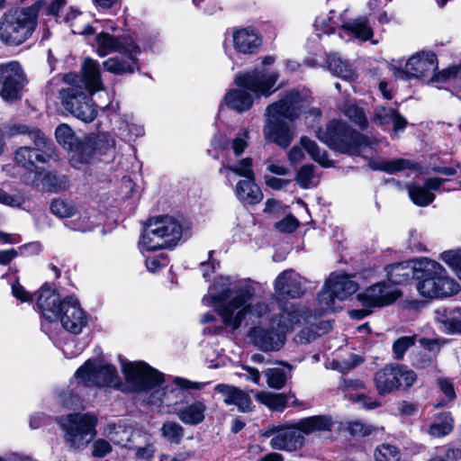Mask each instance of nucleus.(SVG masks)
Here are the masks:
<instances>
[{
  "label": "nucleus",
  "mask_w": 461,
  "mask_h": 461,
  "mask_svg": "<svg viewBox=\"0 0 461 461\" xmlns=\"http://www.w3.org/2000/svg\"><path fill=\"white\" fill-rule=\"evenodd\" d=\"M315 167L312 164L302 166L296 172L295 181L303 189H308L314 186Z\"/></svg>",
  "instance_id": "nucleus-52"
},
{
  "label": "nucleus",
  "mask_w": 461,
  "mask_h": 461,
  "mask_svg": "<svg viewBox=\"0 0 461 461\" xmlns=\"http://www.w3.org/2000/svg\"><path fill=\"white\" fill-rule=\"evenodd\" d=\"M372 122L378 125L393 124L395 131L403 130L407 123L396 110L386 106H378L374 110Z\"/></svg>",
  "instance_id": "nucleus-31"
},
{
  "label": "nucleus",
  "mask_w": 461,
  "mask_h": 461,
  "mask_svg": "<svg viewBox=\"0 0 461 461\" xmlns=\"http://www.w3.org/2000/svg\"><path fill=\"white\" fill-rule=\"evenodd\" d=\"M179 420L187 425H197L204 420L206 404L203 400H197L183 407L174 409Z\"/></svg>",
  "instance_id": "nucleus-29"
},
{
  "label": "nucleus",
  "mask_w": 461,
  "mask_h": 461,
  "mask_svg": "<svg viewBox=\"0 0 461 461\" xmlns=\"http://www.w3.org/2000/svg\"><path fill=\"white\" fill-rule=\"evenodd\" d=\"M82 70L83 75L77 77L76 84L60 92L61 103L73 116L82 122H91L98 113L91 95L103 87L99 64L92 59H86Z\"/></svg>",
  "instance_id": "nucleus-2"
},
{
  "label": "nucleus",
  "mask_w": 461,
  "mask_h": 461,
  "mask_svg": "<svg viewBox=\"0 0 461 461\" xmlns=\"http://www.w3.org/2000/svg\"><path fill=\"white\" fill-rule=\"evenodd\" d=\"M77 218L69 222L70 229L77 231H88L94 227V223L90 221V215L87 211L77 212Z\"/></svg>",
  "instance_id": "nucleus-59"
},
{
  "label": "nucleus",
  "mask_w": 461,
  "mask_h": 461,
  "mask_svg": "<svg viewBox=\"0 0 461 461\" xmlns=\"http://www.w3.org/2000/svg\"><path fill=\"white\" fill-rule=\"evenodd\" d=\"M329 324L324 322H320L319 324L312 323L310 326L300 330L297 335V341L300 343H310L321 335L320 330H326Z\"/></svg>",
  "instance_id": "nucleus-54"
},
{
  "label": "nucleus",
  "mask_w": 461,
  "mask_h": 461,
  "mask_svg": "<svg viewBox=\"0 0 461 461\" xmlns=\"http://www.w3.org/2000/svg\"><path fill=\"white\" fill-rule=\"evenodd\" d=\"M296 424L303 435H310L331 431L335 421L328 415H314L301 419Z\"/></svg>",
  "instance_id": "nucleus-28"
},
{
  "label": "nucleus",
  "mask_w": 461,
  "mask_h": 461,
  "mask_svg": "<svg viewBox=\"0 0 461 461\" xmlns=\"http://www.w3.org/2000/svg\"><path fill=\"white\" fill-rule=\"evenodd\" d=\"M182 236V227L170 216H161L144 229L140 245L147 251L175 246Z\"/></svg>",
  "instance_id": "nucleus-10"
},
{
  "label": "nucleus",
  "mask_w": 461,
  "mask_h": 461,
  "mask_svg": "<svg viewBox=\"0 0 461 461\" xmlns=\"http://www.w3.org/2000/svg\"><path fill=\"white\" fill-rule=\"evenodd\" d=\"M265 116L267 118L264 126L266 139L283 148L289 146L294 140V133L290 126L281 118Z\"/></svg>",
  "instance_id": "nucleus-22"
},
{
  "label": "nucleus",
  "mask_w": 461,
  "mask_h": 461,
  "mask_svg": "<svg viewBox=\"0 0 461 461\" xmlns=\"http://www.w3.org/2000/svg\"><path fill=\"white\" fill-rule=\"evenodd\" d=\"M343 29L363 41L370 39L373 35L372 29L367 24V20L365 17H359L345 23Z\"/></svg>",
  "instance_id": "nucleus-47"
},
{
  "label": "nucleus",
  "mask_w": 461,
  "mask_h": 461,
  "mask_svg": "<svg viewBox=\"0 0 461 461\" xmlns=\"http://www.w3.org/2000/svg\"><path fill=\"white\" fill-rule=\"evenodd\" d=\"M26 84L25 72L18 61L0 63V96L5 101L21 100Z\"/></svg>",
  "instance_id": "nucleus-11"
},
{
  "label": "nucleus",
  "mask_w": 461,
  "mask_h": 461,
  "mask_svg": "<svg viewBox=\"0 0 461 461\" xmlns=\"http://www.w3.org/2000/svg\"><path fill=\"white\" fill-rule=\"evenodd\" d=\"M279 78L276 71L252 70L236 76L235 83L242 89H234L228 92L224 100L231 109L241 113L249 110L253 104V97L246 90L251 91L257 97H268L277 88H274Z\"/></svg>",
  "instance_id": "nucleus-5"
},
{
  "label": "nucleus",
  "mask_w": 461,
  "mask_h": 461,
  "mask_svg": "<svg viewBox=\"0 0 461 461\" xmlns=\"http://www.w3.org/2000/svg\"><path fill=\"white\" fill-rule=\"evenodd\" d=\"M326 283L338 301L345 300L356 293L358 288L357 283L346 274H331Z\"/></svg>",
  "instance_id": "nucleus-27"
},
{
  "label": "nucleus",
  "mask_w": 461,
  "mask_h": 461,
  "mask_svg": "<svg viewBox=\"0 0 461 461\" xmlns=\"http://www.w3.org/2000/svg\"><path fill=\"white\" fill-rule=\"evenodd\" d=\"M441 258L461 279V249L445 251L441 254Z\"/></svg>",
  "instance_id": "nucleus-60"
},
{
  "label": "nucleus",
  "mask_w": 461,
  "mask_h": 461,
  "mask_svg": "<svg viewBox=\"0 0 461 461\" xmlns=\"http://www.w3.org/2000/svg\"><path fill=\"white\" fill-rule=\"evenodd\" d=\"M304 444V436L301 433L297 424L277 429L270 440L274 449L294 451L301 448Z\"/></svg>",
  "instance_id": "nucleus-23"
},
{
  "label": "nucleus",
  "mask_w": 461,
  "mask_h": 461,
  "mask_svg": "<svg viewBox=\"0 0 461 461\" xmlns=\"http://www.w3.org/2000/svg\"><path fill=\"white\" fill-rule=\"evenodd\" d=\"M369 167L372 169L384 171L389 174H394L404 169H417L416 164L404 158L382 161L379 163H369Z\"/></svg>",
  "instance_id": "nucleus-43"
},
{
  "label": "nucleus",
  "mask_w": 461,
  "mask_h": 461,
  "mask_svg": "<svg viewBox=\"0 0 461 461\" xmlns=\"http://www.w3.org/2000/svg\"><path fill=\"white\" fill-rule=\"evenodd\" d=\"M34 147H21L14 155L15 161L28 171H37V164L47 163L52 155V148L50 140L39 131L32 133Z\"/></svg>",
  "instance_id": "nucleus-15"
},
{
  "label": "nucleus",
  "mask_w": 461,
  "mask_h": 461,
  "mask_svg": "<svg viewBox=\"0 0 461 461\" xmlns=\"http://www.w3.org/2000/svg\"><path fill=\"white\" fill-rule=\"evenodd\" d=\"M50 210L59 218H71L77 212L76 204L63 198L53 199L50 204Z\"/></svg>",
  "instance_id": "nucleus-45"
},
{
  "label": "nucleus",
  "mask_w": 461,
  "mask_h": 461,
  "mask_svg": "<svg viewBox=\"0 0 461 461\" xmlns=\"http://www.w3.org/2000/svg\"><path fill=\"white\" fill-rule=\"evenodd\" d=\"M416 274L414 264L410 266L409 263H400L392 266L390 270L387 272V283L391 285H402L406 283L411 276L416 277Z\"/></svg>",
  "instance_id": "nucleus-38"
},
{
  "label": "nucleus",
  "mask_w": 461,
  "mask_h": 461,
  "mask_svg": "<svg viewBox=\"0 0 461 461\" xmlns=\"http://www.w3.org/2000/svg\"><path fill=\"white\" fill-rule=\"evenodd\" d=\"M342 112L352 122L358 125L361 129L367 127L368 122L365 112L355 101H346L342 107Z\"/></svg>",
  "instance_id": "nucleus-44"
},
{
  "label": "nucleus",
  "mask_w": 461,
  "mask_h": 461,
  "mask_svg": "<svg viewBox=\"0 0 461 461\" xmlns=\"http://www.w3.org/2000/svg\"><path fill=\"white\" fill-rule=\"evenodd\" d=\"M131 450L134 451L137 459L150 461L155 455L156 447L150 436L136 432L133 435Z\"/></svg>",
  "instance_id": "nucleus-33"
},
{
  "label": "nucleus",
  "mask_w": 461,
  "mask_h": 461,
  "mask_svg": "<svg viewBox=\"0 0 461 461\" xmlns=\"http://www.w3.org/2000/svg\"><path fill=\"white\" fill-rule=\"evenodd\" d=\"M45 5L38 1L29 7L13 8L0 17V41L7 46H19L35 31L40 9Z\"/></svg>",
  "instance_id": "nucleus-6"
},
{
  "label": "nucleus",
  "mask_w": 461,
  "mask_h": 461,
  "mask_svg": "<svg viewBox=\"0 0 461 461\" xmlns=\"http://www.w3.org/2000/svg\"><path fill=\"white\" fill-rule=\"evenodd\" d=\"M113 447L109 441L104 438L96 439L92 445V455L95 457H104L109 453H111Z\"/></svg>",
  "instance_id": "nucleus-62"
},
{
  "label": "nucleus",
  "mask_w": 461,
  "mask_h": 461,
  "mask_svg": "<svg viewBox=\"0 0 461 461\" xmlns=\"http://www.w3.org/2000/svg\"><path fill=\"white\" fill-rule=\"evenodd\" d=\"M232 38L234 49L242 54H254L261 45L258 32L251 27L235 31Z\"/></svg>",
  "instance_id": "nucleus-25"
},
{
  "label": "nucleus",
  "mask_w": 461,
  "mask_h": 461,
  "mask_svg": "<svg viewBox=\"0 0 461 461\" xmlns=\"http://www.w3.org/2000/svg\"><path fill=\"white\" fill-rule=\"evenodd\" d=\"M318 139L330 149L351 156H363L366 149H372L375 140L352 130L347 123L331 121L324 130H319Z\"/></svg>",
  "instance_id": "nucleus-8"
},
{
  "label": "nucleus",
  "mask_w": 461,
  "mask_h": 461,
  "mask_svg": "<svg viewBox=\"0 0 461 461\" xmlns=\"http://www.w3.org/2000/svg\"><path fill=\"white\" fill-rule=\"evenodd\" d=\"M58 422L64 432L65 442L71 448L86 447L96 435L98 419L91 412L69 413L59 417Z\"/></svg>",
  "instance_id": "nucleus-9"
},
{
  "label": "nucleus",
  "mask_w": 461,
  "mask_h": 461,
  "mask_svg": "<svg viewBox=\"0 0 461 461\" xmlns=\"http://www.w3.org/2000/svg\"><path fill=\"white\" fill-rule=\"evenodd\" d=\"M437 58L432 52H422L420 54L411 57L406 64L404 70L395 72V77H423L435 72L437 69Z\"/></svg>",
  "instance_id": "nucleus-21"
},
{
  "label": "nucleus",
  "mask_w": 461,
  "mask_h": 461,
  "mask_svg": "<svg viewBox=\"0 0 461 461\" xmlns=\"http://www.w3.org/2000/svg\"><path fill=\"white\" fill-rule=\"evenodd\" d=\"M122 371L135 392L151 390L162 384L164 375L144 362L122 363Z\"/></svg>",
  "instance_id": "nucleus-14"
},
{
  "label": "nucleus",
  "mask_w": 461,
  "mask_h": 461,
  "mask_svg": "<svg viewBox=\"0 0 461 461\" xmlns=\"http://www.w3.org/2000/svg\"><path fill=\"white\" fill-rule=\"evenodd\" d=\"M256 400L273 411H283L287 404L288 395L272 392H258Z\"/></svg>",
  "instance_id": "nucleus-41"
},
{
  "label": "nucleus",
  "mask_w": 461,
  "mask_h": 461,
  "mask_svg": "<svg viewBox=\"0 0 461 461\" xmlns=\"http://www.w3.org/2000/svg\"><path fill=\"white\" fill-rule=\"evenodd\" d=\"M401 294V291L395 285L379 282L358 294L357 299L364 307H383L393 303Z\"/></svg>",
  "instance_id": "nucleus-17"
},
{
  "label": "nucleus",
  "mask_w": 461,
  "mask_h": 461,
  "mask_svg": "<svg viewBox=\"0 0 461 461\" xmlns=\"http://www.w3.org/2000/svg\"><path fill=\"white\" fill-rule=\"evenodd\" d=\"M214 391L223 396L225 404H233L241 412L251 411L252 402L250 396L245 391L225 384H217Z\"/></svg>",
  "instance_id": "nucleus-24"
},
{
  "label": "nucleus",
  "mask_w": 461,
  "mask_h": 461,
  "mask_svg": "<svg viewBox=\"0 0 461 461\" xmlns=\"http://www.w3.org/2000/svg\"><path fill=\"white\" fill-rule=\"evenodd\" d=\"M420 346L423 347V350L413 352L411 354V365L420 369L429 366L435 357L433 351L438 348L436 340L421 338L419 339Z\"/></svg>",
  "instance_id": "nucleus-32"
},
{
  "label": "nucleus",
  "mask_w": 461,
  "mask_h": 461,
  "mask_svg": "<svg viewBox=\"0 0 461 461\" xmlns=\"http://www.w3.org/2000/svg\"><path fill=\"white\" fill-rule=\"evenodd\" d=\"M274 288L279 297L297 299L305 294V279L294 269H286L276 276Z\"/></svg>",
  "instance_id": "nucleus-20"
},
{
  "label": "nucleus",
  "mask_w": 461,
  "mask_h": 461,
  "mask_svg": "<svg viewBox=\"0 0 461 461\" xmlns=\"http://www.w3.org/2000/svg\"><path fill=\"white\" fill-rule=\"evenodd\" d=\"M64 22L69 25L74 34L92 35L94 28L86 22V17L77 11H71L64 17Z\"/></svg>",
  "instance_id": "nucleus-40"
},
{
  "label": "nucleus",
  "mask_w": 461,
  "mask_h": 461,
  "mask_svg": "<svg viewBox=\"0 0 461 461\" xmlns=\"http://www.w3.org/2000/svg\"><path fill=\"white\" fill-rule=\"evenodd\" d=\"M119 132L122 140L131 141L136 137L143 135L144 131L141 126L128 122H122L119 127Z\"/></svg>",
  "instance_id": "nucleus-58"
},
{
  "label": "nucleus",
  "mask_w": 461,
  "mask_h": 461,
  "mask_svg": "<svg viewBox=\"0 0 461 461\" xmlns=\"http://www.w3.org/2000/svg\"><path fill=\"white\" fill-rule=\"evenodd\" d=\"M37 306L45 320H59L62 327L70 333H80L87 324L86 314L79 302L73 296L60 299L59 294L50 285H44L40 289Z\"/></svg>",
  "instance_id": "nucleus-3"
},
{
  "label": "nucleus",
  "mask_w": 461,
  "mask_h": 461,
  "mask_svg": "<svg viewBox=\"0 0 461 461\" xmlns=\"http://www.w3.org/2000/svg\"><path fill=\"white\" fill-rule=\"evenodd\" d=\"M69 187V181L65 175L47 173L41 178V188L50 193L66 191Z\"/></svg>",
  "instance_id": "nucleus-42"
},
{
  "label": "nucleus",
  "mask_w": 461,
  "mask_h": 461,
  "mask_svg": "<svg viewBox=\"0 0 461 461\" xmlns=\"http://www.w3.org/2000/svg\"><path fill=\"white\" fill-rule=\"evenodd\" d=\"M375 461H399L400 453L396 447L382 444L375 451Z\"/></svg>",
  "instance_id": "nucleus-56"
},
{
  "label": "nucleus",
  "mask_w": 461,
  "mask_h": 461,
  "mask_svg": "<svg viewBox=\"0 0 461 461\" xmlns=\"http://www.w3.org/2000/svg\"><path fill=\"white\" fill-rule=\"evenodd\" d=\"M219 172L221 174H225L230 185H232L230 173L245 177V180L255 179V174L252 168V159L249 158H242L238 162H233L230 158H227Z\"/></svg>",
  "instance_id": "nucleus-30"
},
{
  "label": "nucleus",
  "mask_w": 461,
  "mask_h": 461,
  "mask_svg": "<svg viewBox=\"0 0 461 461\" xmlns=\"http://www.w3.org/2000/svg\"><path fill=\"white\" fill-rule=\"evenodd\" d=\"M113 146L114 140L105 133L99 135L97 138L78 139L72 149H69L72 165L77 167V164H86L93 158L96 150L106 153L107 149Z\"/></svg>",
  "instance_id": "nucleus-16"
},
{
  "label": "nucleus",
  "mask_w": 461,
  "mask_h": 461,
  "mask_svg": "<svg viewBox=\"0 0 461 461\" xmlns=\"http://www.w3.org/2000/svg\"><path fill=\"white\" fill-rule=\"evenodd\" d=\"M161 435L169 442L179 444L184 437V428L177 422L167 421L161 427Z\"/></svg>",
  "instance_id": "nucleus-53"
},
{
  "label": "nucleus",
  "mask_w": 461,
  "mask_h": 461,
  "mask_svg": "<svg viewBox=\"0 0 461 461\" xmlns=\"http://www.w3.org/2000/svg\"><path fill=\"white\" fill-rule=\"evenodd\" d=\"M96 51L104 57L112 52L140 54V49L130 36L115 37L107 32L96 35Z\"/></svg>",
  "instance_id": "nucleus-19"
},
{
  "label": "nucleus",
  "mask_w": 461,
  "mask_h": 461,
  "mask_svg": "<svg viewBox=\"0 0 461 461\" xmlns=\"http://www.w3.org/2000/svg\"><path fill=\"white\" fill-rule=\"evenodd\" d=\"M298 225L299 221L293 215H288L276 223V227L278 230L287 233L294 231Z\"/></svg>",
  "instance_id": "nucleus-63"
},
{
  "label": "nucleus",
  "mask_w": 461,
  "mask_h": 461,
  "mask_svg": "<svg viewBox=\"0 0 461 461\" xmlns=\"http://www.w3.org/2000/svg\"><path fill=\"white\" fill-rule=\"evenodd\" d=\"M327 68L335 76L346 81H352L355 78V72L351 66L343 61L337 54L327 56Z\"/></svg>",
  "instance_id": "nucleus-36"
},
{
  "label": "nucleus",
  "mask_w": 461,
  "mask_h": 461,
  "mask_svg": "<svg viewBox=\"0 0 461 461\" xmlns=\"http://www.w3.org/2000/svg\"><path fill=\"white\" fill-rule=\"evenodd\" d=\"M248 131H243L240 133L231 143V149L235 156H240L248 146L247 142Z\"/></svg>",
  "instance_id": "nucleus-64"
},
{
  "label": "nucleus",
  "mask_w": 461,
  "mask_h": 461,
  "mask_svg": "<svg viewBox=\"0 0 461 461\" xmlns=\"http://www.w3.org/2000/svg\"><path fill=\"white\" fill-rule=\"evenodd\" d=\"M133 435L136 432L131 431L122 425H113L106 431L107 438L114 444L126 448H131Z\"/></svg>",
  "instance_id": "nucleus-39"
},
{
  "label": "nucleus",
  "mask_w": 461,
  "mask_h": 461,
  "mask_svg": "<svg viewBox=\"0 0 461 461\" xmlns=\"http://www.w3.org/2000/svg\"><path fill=\"white\" fill-rule=\"evenodd\" d=\"M417 290L420 295L428 298L451 296L459 291L458 284L448 278L446 270L438 262L427 258L414 261Z\"/></svg>",
  "instance_id": "nucleus-7"
},
{
  "label": "nucleus",
  "mask_w": 461,
  "mask_h": 461,
  "mask_svg": "<svg viewBox=\"0 0 461 461\" xmlns=\"http://www.w3.org/2000/svg\"><path fill=\"white\" fill-rule=\"evenodd\" d=\"M76 378L85 385L116 386L119 384V377L116 368L112 365L104 364L98 359H88L79 367Z\"/></svg>",
  "instance_id": "nucleus-12"
},
{
  "label": "nucleus",
  "mask_w": 461,
  "mask_h": 461,
  "mask_svg": "<svg viewBox=\"0 0 461 461\" xmlns=\"http://www.w3.org/2000/svg\"><path fill=\"white\" fill-rule=\"evenodd\" d=\"M55 136L58 142L68 151L78 140V138L75 135L73 130L68 124L59 125L55 131Z\"/></svg>",
  "instance_id": "nucleus-50"
},
{
  "label": "nucleus",
  "mask_w": 461,
  "mask_h": 461,
  "mask_svg": "<svg viewBox=\"0 0 461 461\" xmlns=\"http://www.w3.org/2000/svg\"><path fill=\"white\" fill-rule=\"evenodd\" d=\"M408 191L411 201L419 206H427L435 199V195L425 186L411 185Z\"/></svg>",
  "instance_id": "nucleus-51"
},
{
  "label": "nucleus",
  "mask_w": 461,
  "mask_h": 461,
  "mask_svg": "<svg viewBox=\"0 0 461 461\" xmlns=\"http://www.w3.org/2000/svg\"><path fill=\"white\" fill-rule=\"evenodd\" d=\"M285 366L286 368L273 367L265 371L267 384L270 388L280 390L292 377V366L289 364Z\"/></svg>",
  "instance_id": "nucleus-37"
},
{
  "label": "nucleus",
  "mask_w": 461,
  "mask_h": 461,
  "mask_svg": "<svg viewBox=\"0 0 461 461\" xmlns=\"http://www.w3.org/2000/svg\"><path fill=\"white\" fill-rule=\"evenodd\" d=\"M300 143L315 162L325 167L330 166L331 163L328 158L327 152L321 151L315 141L307 137H302Z\"/></svg>",
  "instance_id": "nucleus-46"
},
{
  "label": "nucleus",
  "mask_w": 461,
  "mask_h": 461,
  "mask_svg": "<svg viewBox=\"0 0 461 461\" xmlns=\"http://www.w3.org/2000/svg\"><path fill=\"white\" fill-rule=\"evenodd\" d=\"M397 364L386 365L375 375V384L380 395L388 394L400 388L398 381Z\"/></svg>",
  "instance_id": "nucleus-26"
},
{
  "label": "nucleus",
  "mask_w": 461,
  "mask_h": 461,
  "mask_svg": "<svg viewBox=\"0 0 461 461\" xmlns=\"http://www.w3.org/2000/svg\"><path fill=\"white\" fill-rule=\"evenodd\" d=\"M255 294L256 288L249 280L235 281L230 277H220L209 287L203 303L208 306L216 305L222 322L237 330L248 315L260 319L270 312L267 303H251Z\"/></svg>",
  "instance_id": "nucleus-1"
},
{
  "label": "nucleus",
  "mask_w": 461,
  "mask_h": 461,
  "mask_svg": "<svg viewBox=\"0 0 461 461\" xmlns=\"http://www.w3.org/2000/svg\"><path fill=\"white\" fill-rule=\"evenodd\" d=\"M203 384L176 377L174 384H167L160 390L154 391L149 396V402L153 405H166L179 408L183 402H188L191 398L189 389L200 390Z\"/></svg>",
  "instance_id": "nucleus-13"
},
{
  "label": "nucleus",
  "mask_w": 461,
  "mask_h": 461,
  "mask_svg": "<svg viewBox=\"0 0 461 461\" xmlns=\"http://www.w3.org/2000/svg\"><path fill=\"white\" fill-rule=\"evenodd\" d=\"M453 78L456 81V87L453 95L461 101V64L443 70L434 77L435 81H444Z\"/></svg>",
  "instance_id": "nucleus-49"
},
{
  "label": "nucleus",
  "mask_w": 461,
  "mask_h": 461,
  "mask_svg": "<svg viewBox=\"0 0 461 461\" xmlns=\"http://www.w3.org/2000/svg\"><path fill=\"white\" fill-rule=\"evenodd\" d=\"M398 381H401L400 388L408 389L411 387L417 380L414 371L409 369L406 366L397 365Z\"/></svg>",
  "instance_id": "nucleus-61"
},
{
  "label": "nucleus",
  "mask_w": 461,
  "mask_h": 461,
  "mask_svg": "<svg viewBox=\"0 0 461 461\" xmlns=\"http://www.w3.org/2000/svg\"><path fill=\"white\" fill-rule=\"evenodd\" d=\"M453 429V419L449 413L440 415L429 425V434L432 437H444Z\"/></svg>",
  "instance_id": "nucleus-48"
},
{
  "label": "nucleus",
  "mask_w": 461,
  "mask_h": 461,
  "mask_svg": "<svg viewBox=\"0 0 461 461\" xmlns=\"http://www.w3.org/2000/svg\"><path fill=\"white\" fill-rule=\"evenodd\" d=\"M235 194L240 202L247 204L258 203L263 198L262 192L255 184L254 179L239 181L236 185Z\"/></svg>",
  "instance_id": "nucleus-34"
},
{
  "label": "nucleus",
  "mask_w": 461,
  "mask_h": 461,
  "mask_svg": "<svg viewBox=\"0 0 461 461\" xmlns=\"http://www.w3.org/2000/svg\"><path fill=\"white\" fill-rule=\"evenodd\" d=\"M416 335L402 336L397 339L393 344V352L396 359L403 358L405 352L415 344Z\"/></svg>",
  "instance_id": "nucleus-57"
},
{
  "label": "nucleus",
  "mask_w": 461,
  "mask_h": 461,
  "mask_svg": "<svg viewBox=\"0 0 461 461\" xmlns=\"http://www.w3.org/2000/svg\"><path fill=\"white\" fill-rule=\"evenodd\" d=\"M127 59L119 58H109L104 61V68L113 74L132 73L137 66V56L139 54L122 53Z\"/></svg>",
  "instance_id": "nucleus-35"
},
{
  "label": "nucleus",
  "mask_w": 461,
  "mask_h": 461,
  "mask_svg": "<svg viewBox=\"0 0 461 461\" xmlns=\"http://www.w3.org/2000/svg\"><path fill=\"white\" fill-rule=\"evenodd\" d=\"M336 300L337 297H335L334 293L328 285V284L325 283L323 289L319 293L318 295V302L321 313L334 311Z\"/></svg>",
  "instance_id": "nucleus-55"
},
{
  "label": "nucleus",
  "mask_w": 461,
  "mask_h": 461,
  "mask_svg": "<svg viewBox=\"0 0 461 461\" xmlns=\"http://www.w3.org/2000/svg\"><path fill=\"white\" fill-rule=\"evenodd\" d=\"M305 97L306 95L300 91H289L279 101L269 104L265 115L294 121L303 112Z\"/></svg>",
  "instance_id": "nucleus-18"
},
{
  "label": "nucleus",
  "mask_w": 461,
  "mask_h": 461,
  "mask_svg": "<svg viewBox=\"0 0 461 461\" xmlns=\"http://www.w3.org/2000/svg\"><path fill=\"white\" fill-rule=\"evenodd\" d=\"M307 311L295 308L293 304L279 307V312L270 320V328L256 326L250 329L249 337L255 346L266 352L278 351L285 341V333L302 321L309 322Z\"/></svg>",
  "instance_id": "nucleus-4"
}]
</instances>
